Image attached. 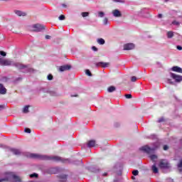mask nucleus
<instances>
[{"instance_id":"1","label":"nucleus","mask_w":182,"mask_h":182,"mask_svg":"<svg viewBox=\"0 0 182 182\" xmlns=\"http://www.w3.org/2000/svg\"><path fill=\"white\" fill-rule=\"evenodd\" d=\"M26 156L29 159H35L37 160H48L51 161H61V163H64L65 164L72 163L70 161V159H65V158H62L60 156H56L41 155L38 154H31V153H26Z\"/></svg>"},{"instance_id":"2","label":"nucleus","mask_w":182,"mask_h":182,"mask_svg":"<svg viewBox=\"0 0 182 182\" xmlns=\"http://www.w3.org/2000/svg\"><path fill=\"white\" fill-rule=\"evenodd\" d=\"M0 65L1 66H14L19 70H21V72H23V73H31L33 72V68H28V65L20 63H14V61L9 59L4 60L0 58Z\"/></svg>"},{"instance_id":"3","label":"nucleus","mask_w":182,"mask_h":182,"mask_svg":"<svg viewBox=\"0 0 182 182\" xmlns=\"http://www.w3.org/2000/svg\"><path fill=\"white\" fill-rule=\"evenodd\" d=\"M0 178V182L4 181H14V178H16V175L14 174L12 172L5 173L1 176Z\"/></svg>"},{"instance_id":"4","label":"nucleus","mask_w":182,"mask_h":182,"mask_svg":"<svg viewBox=\"0 0 182 182\" xmlns=\"http://www.w3.org/2000/svg\"><path fill=\"white\" fill-rule=\"evenodd\" d=\"M45 172L47 174H58V173H60V169L59 167H51L46 168Z\"/></svg>"},{"instance_id":"5","label":"nucleus","mask_w":182,"mask_h":182,"mask_svg":"<svg viewBox=\"0 0 182 182\" xmlns=\"http://www.w3.org/2000/svg\"><path fill=\"white\" fill-rule=\"evenodd\" d=\"M33 31L34 32H42L45 29V26L37 23L32 26Z\"/></svg>"},{"instance_id":"6","label":"nucleus","mask_w":182,"mask_h":182,"mask_svg":"<svg viewBox=\"0 0 182 182\" xmlns=\"http://www.w3.org/2000/svg\"><path fill=\"white\" fill-rule=\"evenodd\" d=\"M159 167L160 168H170V165L166 159H162L159 162Z\"/></svg>"},{"instance_id":"7","label":"nucleus","mask_w":182,"mask_h":182,"mask_svg":"<svg viewBox=\"0 0 182 182\" xmlns=\"http://www.w3.org/2000/svg\"><path fill=\"white\" fill-rule=\"evenodd\" d=\"M170 75H171V77H172V79H174L175 82H176L177 83H180V82H182L181 75H178L173 73H170Z\"/></svg>"},{"instance_id":"8","label":"nucleus","mask_w":182,"mask_h":182,"mask_svg":"<svg viewBox=\"0 0 182 182\" xmlns=\"http://www.w3.org/2000/svg\"><path fill=\"white\" fill-rule=\"evenodd\" d=\"M72 69V65H64L59 67L60 72H65L66 70H70Z\"/></svg>"},{"instance_id":"9","label":"nucleus","mask_w":182,"mask_h":182,"mask_svg":"<svg viewBox=\"0 0 182 182\" xmlns=\"http://www.w3.org/2000/svg\"><path fill=\"white\" fill-rule=\"evenodd\" d=\"M139 150L140 151H144V153H147L149 154V153H150V151H152V150L154 149L146 145L139 148Z\"/></svg>"},{"instance_id":"10","label":"nucleus","mask_w":182,"mask_h":182,"mask_svg":"<svg viewBox=\"0 0 182 182\" xmlns=\"http://www.w3.org/2000/svg\"><path fill=\"white\" fill-rule=\"evenodd\" d=\"M9 151H11L16 156H19L22 154L21 149H15V148H9Z\"/></svg>"},{"instance_id":"11","label":"nucleus","mask_w":182,"mask_h":182,"mask_svg":"<svg viewBox=\"0 0 182 182\" xmlns=\"http://www.w3.org/2000/svg\"><path fill=\"white\" fill-rule=\"evenodd\" d=\"M132 49H134L133 43H127L124 46V50H132Z\"/></svg>"},{"instance_id":"12","label":"nucleus","mask_w":182,"mask_h":182,"mask_svg":"<svg viewBox=\"0 0 182 182\" xmlns=\"http://www.w3.org/2000/svg\"><path fill=\"white\" fill-rule=\"evenodd\" d=\"M60 180V182H66L68 181V175L66 174H61L57 176Z\"/></svg>"},{"instance_id":"13","label":"nucleus","mask_w":182,"mask_h":182,"mask_svg":"<svg viewBox=\"0 0 182 182\" xmlns=\"http://www.w3.org/2000/svg\"><path fill=\"white\" fill-rule=\"evenodd\" d=\"M109 63H104V62H98L96 63L97 68H107L109 66Z\"/></svg>"},{"instance_id":"14","label":"nucleus","mask_w":182,"mask_h":182,"mask_svg":"<svg viewBox=\"0 0 182 182\" xmlns=\"http://www.w3.org/2000/svg\"><path fill=\"white\" fill-rule=\"evenodd\" d=\"M112 14L115 18H120V16H122V12L117 9L114 10Z\"/></svg>"},{"instance_id":"15","label":"nucleus","mask_w":182,"mask_h":182,"mask_svg":"<svg viewBox=\"0 0 182 182\" xmlns=\"http://www.w3.org/2000/svg\"><path fill=\"white\" fill-rule=\"evenodd\" d=\"M173 72H177V73H182V68L178 66H173L171 68Z\"/></svg>"},{"instance_id":"16","label":"nucleus","mask_w":182,"mask_h":182,"mask_svg":"<svg viewBox=\"0 0 182 182\" xmlns=\"http://www.w3.org/2000/svg\"><path fill=\"white\" fill-rule=\"evenodd\" d=\"M96 145V141L95 140H90L87 143V146L89 147L90 149L92 147H95Z\"/></svg>"},{"instance_id":"17","label":"nucleus","mask_w":182,"mask_h":182,"mask_svg":"<svg viewBox=\"0 0 182 182\" xmlns=\"http://www.w3.org/2000/svg\"><path fill=\"white\" fill-rule=\"evenodd\" d=\"M0 95H6V88L4 86V84L0 83Z\"/></svg>"},{"instance_id":"18","label":"nucleus","mask_w":182,"mask_h":182,"mask_svg":"<svg viewBox=\"0 0 182 182\" xmlns=\"http://www.w3.org/2000/svg\"><path fill=\"white\" fill-rule=\"evenodd\" d=\"M15 14L18 15V16H26V13L19 10L15 11Z\"/></svg>"},{"instance_id":"19","label":"nucleus","mask_w":182,"mask_h":182,"mask_svg":"<svg viewBox=\"0 0 182 182\" xmlns=\"http://www.w3.org/2000/svg\"><path fill=\"white\" fill-rule=\"evenodd\" d=\"M151 170L154 174H157L159 173V168L156 166V164H154L151 167Z\"/></svg>"},{"instance_id":"20","label":"nucleus","mask_w":182,"mask_h":182,"mask_svg":"<svg viewBox=\"0 0 182 182\" xmlns=\"http://www.w3.org/2000/svg\"><path fill=\"white\" fill-rule=\"evenodd\" d=\"M90 170L92 173H99V171H100V168L98 167H91Z\"/></svg>"},{"instance_id":"21","label":"nucleus","mask_w":182,"mask_h":182,"mask_svg":"<svg viewBox=\"0 0 182 182\" xmlns=\"http://www.w3.org/2000/svg\"><path fill=\"white\" fill-rule=\"evenodd\" d=\"M97 42L99 43V45H105V43H106V41L103 38H98Z\"/></svg>"},{"instance_id":"22","label":"nucleus","mask_w":182,"mask_h":182,"mask_svg":"<svg viewBox=\"0 0 182 182\" xmlns=\"http://www.w3.org/2000/svg\"><path fill=\"white\" fill-rule=\"evenodd\" d=\"M107 90L109 93H112V92H114V90H116V87L110 86L109 87H108Z\"/></svg>"},{"instance_id":"23","label":"nucleus","mask_w":182,"mask_h":182,"mask_svg":"<svg viewBox=\"0 0 182 182\" xmlns=\"http://www.w3.org/2000/svg\"><path fill=\"white\" fill-rule=\"evenodd\" d=\"M173 36H174V33H173V31H168L167 33V38L168 39H171V38H173Z\"/></svg>"},{"instance_id":"24","label":"nucleus","mask_w":182,"mask_h":182,"mask_svg":"<svg viewBox=\"0 0 182 182\" xmlns=\"http://www.w3.org/2000/svg\"><path fill=\"white\" fill-rule=\"evenodd\" d=\"M29 177L30 178H38V177H39V175H38V173H33L32 174H30Z\"/></svg>"},{"instance_id":"25","label":"nucleus","mask_w":182,"mask_h":182,"mask_svg":"<svg viewBox=\"0 0 182 182\" xmlns=\"http://www.w3.org/2000/svg\"><path fill=\"white\" fill-rule=\"evenodd\" d=\"M149 158L152 161H156V160H157V156L156 154L151 155Z\"/></svg>"},{"instance_id":"26","label":"nucleus","mask_w":182,"mask_h":182,"mask_svg":"<svg viewBox=\"0 0 182 182\" xmlns=\"http://www.w3.org/2000/svg\"><path fill=\"white\" fill-rule=\"evenodd\" d=\"M48 93H49L50 96H58V92H56V91H48Z\"/></svg>"},{"instance_id":"27","label":"nucleus","mask_w":182,"mask_h":182,"mask_svg":"<svg viewBox=\"0 0 182 182\" xmlns=\"http://www.w3.org/2000/svg\"><path fill=\"white\" fill-rule=\"evenodd\" d=\"M178 168L179 171H182V159H181L179 163L178 164Z\"/></svg>"},{"instance_id":"28","label":"nucleus","mask_w":182,"mask_h":182,"mask_svg":"<svg viewBox=\"0 0 182 182\" xmlns=\"http://www.w3.org/2000/svg\"><path fill=\"white\" fill-rule=\"evenodd\" d=\"M23 112V113H28L29 112V105L24 107Z\"/></svg>"},{"instance_id":"29","label":"nucleus","mask_w":182,"mask_h":182,"mask_svg":"<svg viewBox=\"0 0 182 182\" xmlns=\"http://www.w3.org/2000/svg\"><path fill=\"white\" fill-rule=\"evenodd\" d=\"M149 9H143L142 10H141V13L142 14H149Z\"/></svg>"},{"instance_id":"30","label":"nucleus","mask_w":182,"mask_h":182,"mask_svg":"<svg viewBox=\"0 0 182 182\" xmlns=\"http://www.w3.org/2000/svg\"><path fill=\"white\" fill-rule=\"evenodd\" d=\"M98 16H100V18H103V16H105V13L103 11H99Z\"/></svg>"},{"instance_id":"31","label":"nucleus","mask_w":182,"mask_h":182,"mask_svg":"<svg viewBox=\"0 0 182 182\" xmlns=\"http://www.w3.org/2000/svg\"><path fill=\"white\" fill-rule=\"evenodd\" d=\"M81 15L82 18H86L89 15V12H82Z\"/></svg>"},{"instance_id":"32","label":"nucleus","mask_w":182,"mask_h":182,"mask_svg":"<svg viewBox=\"0 0 182 182\" xmlns=\"http://www.w3.org/2000/svg\"><path fill=\"white\" fill-rule=\"evenodd\" d=\"M172 25H175L176 26H180V22H178L177 21H172Z\"/></svg>"},{"instance_id":"33","label":"nucleus","mask_w":182,"mask_h":182,"mask_svg":"<svg viewBox=\"0 0 182 182\" xmlns=\"http://www.w3.org/2000/svg\"><path fill=\"white\" fill-rule=\"evenodd\" d=\"M47 79H48V80H53V75H52V74H49L47 76Z\"/></svg>"},{"instance_id":"34","label":"nucleus","mask_w":182,"mask_h":182,"mask_svg":"<svg viewBox=\"0 0 182 182\" xmlns=\"http://www.w3.org/2000/svg\"><path fill=\"white\" fill-rule=\"evenodd\" d=\"M65 15H63V14H61L59 17H58V19L60 20V21H65Z\"/></svg>"},{"instance_id":"35","label":"nucleus","mask_w":182,"mask_h":182,"mask_svg":"<svg viewBox=\"0 0 182 182\" xmlns=\"http://www.w3.org/2000/svg\"><path fill=\"white\" fill-rule=\"evenodd\" d=\"M124 97H126V99H132V97H133L132 94H126Z\"/></svg>"},{"instance_id":"36","label":"nucleus","mask_w":182,"mask_h":182,"mask_svg":"<svg viewBox=\"0 0 182 182\" xmlns=\"http://www.w3.org/2000/svg\"><path fill=\"white\" fill-rule=\"evenodd\" d=\"M85 73L87 76H92V72H90V70H86Z\"/></svg>"},{"instance_id":"37","label":"nucleus","mask_w":182,"mask_h":182,"mask_svg":"<svg viewBox=\"0 0 182 182\" xmlns=\"http://www.w3.org/2000/svg\"><path fill=\"white\" fill-rule=\"evenodd\" d=\"M133 176H139V171L138 170H134L132 171Z\"/></svg>"},{"instance_id":"38","label":"nucleus","mask_w":182,"mask_h":182,"mask_svg":"<svg viewBox=\"0 0 182 182\" xmlns=\"http://www.w3.org/2000/svg\"><path fill=\"white\" fill-rule=\"evenodd\" d=\"M167 83H168L169 85H176L174 82L171 81V79H168Z\"/></svg>"},{"instance_id":"39","label":"nucleus","mask_w":182,"mask_h":182,"mask_svg":"<svg viewBox=\"0 0 182 182\" xmlns=\"http://www.w3.org/2000/svg\"><path fill=\"white\" fill-rule=\"evenodd\" d=\"M163 122H165L164 117H161L158 119V123H161Z\"/></svg>"},{"instance_id":"40","label":"nucleus","mask_w":182,"mask_h":182,"mask_svg":"<svg viewBox=\"0 0 182 182\" xmlns=\"http://www.w3.org/2000/svg\"><path fill=\"white\" fill-rule=\"evenodd\" d=\"M0 55L1 56H6V52L4 51V50H1L0 51Z\"/></svg>"},{"instance_id":"41","label":"nucleus","mask_w":182,"mask_h":182,"mask_svg":"<svg viewBox=\"0 0 182 182\" xmlns=\"http://www.w3.org/2000/svg\"><path fill=\"white\" fill-rule=\"evenodd\" d=\"M136 80H137V77L136 76H132L131 77V81L132 82H136Z\"/></svg>"},{"instance_id":"42","label":"nucleus","mask_w":182,"mask_h":182,"mask_svg":"<svg viewBox=\"0 0 182 182\" xmlns=\"http://www.w3.org/2000/svg\"><path fill=\"white\" fill-rule=\"evenodd\" d=\"M24 132H25V133H31V129L25 128Z\"/></svg>"},{"instance_id":"43","label":"nucleus","mask_w":182,"mask_h":182,"mask_svg":"<svg viewBox=\"0 0 182 182\" xmlns=\"http://www.w3.org/2000/svg\"><path fill=\"white\" fill-rule=\"evenodd\" d=\"M109 21V19H107V18H105L104 19V25H107V22Z\"/></svg>"},{"instance_id":"44","label":"nucleus","mask_w":182,"mask_h":182,"mask_svg":"<svg viewBox=\"0 0 182 182\" xmlns=\"http://www.w3.org/2000/svg\"><path fill=\"white\" fill-rule=\"evenodd\" d=\"M164 150H165V151L168 150V145H164Z\"/></svg>"},{"instance_id":"45","label":"nucleus","mask_w":182,"mask_h":182,"mask_svg":"<svg viewBox=\"0 0 182 182\" xmlns=\"http://www.w3.org/2000/svg\"><path fill=\"white\" fill-rule=\"evenodd\" d=\"M92 50H94L95 52H97V48H96V46H92Z\"/></svg>"},{"instance_id":"46","label":"nucleus","mask_w":182,"mask_h":182,"mask_svg":"<svg viewBox=\"0 0 182 182\" xmlns=\"http://www.w3.org/2000/svg\"><path fill=\"white\" fill-rule=\"evenodd\" d=\"M176 48L178 49V50H182V47L181 46H177Z\"/></svg>"},{"instance_id":"47","label":"nucleus","mask_w":182,"mask_h":182,"mask_svg":"<svg viewBox=\"0 0 182 182\" xmlns=\"http://www.w3.org/2000/svg\"><path fill=\"white\" fill-rule=\"evenodd\" d=\"M4 109H5V105H0V111L4 110Z\"/></svg>"},{"instance_id":"48","label":"nucleus","mask_w":182,"mask_h":182,"mask_svg":"<svg viewBox=\"0 0 182 182\" xmlns=\"http://www.w3.org/2000/svg\"><path fill=\"white\" fill-rule=\"evenodd\" d=\"M19 80H22V77H18L16 79V82H19Z\"/></svg>"},{"instance_id":"49","label":"nucleus","mask_w":182,"mask_h":182,"mask_svg":"<svg viewBox=\"0 0 182 182\" xmlns=\"http://www.w3.org/2000/svg\"><path fill=\"white\" fill-rule=\"evenodd\" d=\"M119 126H120V124H119V122H116V123L114 124V127H119Z\"/></svg>"},{"instance_id":"50","label":"nucleus","mask_w":182,"mask_h":182,"mask_svg":"<svg viewBox=\"0 0 182 182\" xmlns=\"http://www.w3.org/2000/svg\"><path fill=\"white\" fill-rule=\"evenodd\" d=\"M158 18H163V14H158Z\"/></svg>"},{"instance_id":"51","label":"nucleus","mask_w":182,"mask_h":182,"mask_svg":"<svg viewBox=\"0 0 182 182\" xmlns=\"http://www.w3.org/2000/svg\"><path fill=\"white\" fill-rule=\"evenodd\" d=\"M114 1V2H123V1L122 0H113Z\"/></svg>"},{"instance_id":"52","label":"nucleus","mask_w":182,"mask_h":182,"mask_svg":"<svg viewBox=\"0 0 182 182\" xmlns=\"http://www.w3.org/2000/svg\"><path fill=\"white\" fill-rule=\"evenodd\" d=\"M50 36H49V35L46 36V39H50Z\"/></svg>"},{"instance_id":"53","label":"nucleus","mask_w":182,"mask_h":182,"mask_svg":"<svg viewBox=\"0 0 182 182\" xmlns=\"http://www.w3.org/2000/svg\"><path fill=\"white\" fill-rule=\"evenodd\" d=\"M80 163H82V161H78V163L74 162V164H79Z\"/></svg>"},{"instance_id":"54","label":"nucleus","mask_w":182,"mask_h":182,"mask_svg":"<svg viewBox=\"0 0 182 182\" xmlns=\"http://www.w3.org/2000/svg\"><path fill=\"white\" fill-rule=\"evenodd\" d=\"M102 176H104L105 177H106L107 176V173H103V175Z\"/></svg>"},{"instance_id":"55","label":"nucleus","mask_w":182,"mask_h":182,"mask_svg":"<svg viewBox=\"0 0 182 182\" xmlns=\"http://www.w3.org/2000/svg\"><path fill=\"white\" fill-rule=\"evenodd\" d=\"M180 144L182 146V139L180 140Z\"/></svg>"},{"instance_id":"56","label":"nucleus","mask_w":182,"mask_h":182,"mask_svg":"<svg viewBox=\"0 0 182 182\" xmlns=\"http://www.w3.org/2000/svg\"><path fill=\"white\" fill-rule=\"evenodd\" d=\"M63 6L64 8H66V4H63Z\"/></svg>"},{"instance_id":"57","label":"nucleus","mask_w":182,"mask_h":182,"mask_svg":"<svg viewBox=\"0 0 182 182\" xmlns=\"http://www.w3.org/2000/svg\"><path fill=\"white\" fill-rule=\"evenodd\" d=\"M77 95H72L73 97H77Z\"/></svg>"},{"instance_id":"58","label":"nucleus","mask_w":182,"mask_h":182,"mask_svg":"<svg viewBox=\"0 0 182 182\" xmlns=\"http://www.w3.org/2000/svg\"><path fill=\"white\" fill-rule=\"evenodd\" d=\"M167 1H168V0H165V2H167Z\"/></svg>"}]
</instances>
